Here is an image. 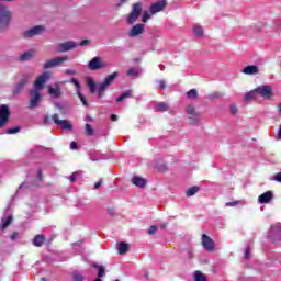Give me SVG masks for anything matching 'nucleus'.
<instances>
[{"label":"nucleus","mask_w":281,"mask_h":281,"mask_svg":"<svg viewBox=\"0 0 281 281\" xmlns=\"http://www.w3.org/2000/svg\"><path fill=\"white\" fill-rule=\"evenodd\" d=\"M50 78L52 74L49 71H45L36 78L34 82V89L30 91L31 99L29 109H36V106H38V103L41 102V100H43L41 91H43L45 83Z\"/></svg>","instance_id":"1"},{"label":"nucleus","mask_w":281,"mask_h":281,"mask_svg":"<svg viewBox=\"0 0 281 281\" xmlns=\"http://www.w3.org/2000/svg\"><path fill=\"white\" fill-rule=\"evenodd\" d=\"M119 74L117 72H112L111 75H108L103 82L97 85L93 78L87 77L86 78V83L87 87L90 91V93H98V98H104V91L111 87L112 82H115V78H117Z\"/></svg>","instance_id":"2"},{"label":"nucleus","mask_w":281,"mask_h":281,"mask_svg":"<svg viewBox=\"0 0 281 281\" xmlns=\"http://www.w3.org/2000/svg\"><path fill=\"white\" fill-rule=\"evenodd\" d=\"M12 21V11L8 7L0 4V27H8Z\"/></svg>","instance_id":"3"},{"label":"nucleus","mask_w":281,"mask_h":281,"mask_svg":"<svg viewBox=\"0 0 281 281\" xmlns=\"http://www.w3.org/2000/svg\"><path fill=\"white\" fill-rule=\"evenodd\" d=\"M257 95L263 100H271L273 98V88L269 85L259 86L256 88Z\"/></svg>","instance_id":"4"},{"label":"nucleus","mask_w":281,"mask_h":281,"mask_svg":"<svg viewBox=\"0 0 281 281\" xmlns=\"http://www.w3.org/2000/svg\"><path fill=\"white\" fill-rule=\"evenodd\" d=\"M139 14H142V4L137 2L133 4L132 11L127 15V23H130V25H133V23H135L137 19H139Z\"/></svg>","instance_id":"5"},{"label":"nucleus","mask_w":281,"mask_h":281,"mask_svg":"<svg viewBox=\"0 0 281 281\" xmlns=\"http://www.w3.org/2000/svg\"><path fill=\"white\" fill-rule=\"evenodd\" d=\"M186 113L189 117L190 124H198L201 120V114L196 111V108L192 104L187 105Z\"/></svg>","instance_id":"6"},{"label":"nucleus","mask_w":281,"mask_h":281,"mask_svg":"<svg viewBox=\"0 0 281 281\" xmlns=\"http://www.w3.org/2000/svg\"><path fill=\"white\" fill-rule=\"evenodd\" d=\"M268 238L272 240V243L281 241V224H273L269 231Z\"/></svg>","instance_id":"7"},{"label":"nucleus","mask_w":281,"mask_h":281,"mask_svg":"<svg viewBox=\"0 0 281 281\" xmlns=\"http://www.w3.org/2000/svg\"><path fill=\"white\" fill-rule=\"evenodd\" d=\"M104 68H106V64L102 61L101 57H94L88 63V69L90 71H98Z\"/></svg>","instance_id":"8"},{"label":"nucleus","mask_w":281,"mask_h":281,"mask_svg":"<svg viewBox=\"0 0 281 281\" xmlns=\"http://www.w3.org/2000/svg\"><path fill=\"white\" fill-rule=\"evenodd\" d=\"M67 60H69V57L67 56L55 57L50 60H47L44 64L43 69H52L53 67H58L59 65H63V63H67Z\"/></svg>","instance_id":"9"},{"label":"nucleus","mask_w":281,"mask_h":281,"mask_svg":"<svg viewBox=\"0 0 281 281\" xmlns=\"http://www.w3.org/2000/svg\"><path fill=\"white\" fill-rule=\"evenodd\" d=\"M45 32V26L43 25H36L29 30H26L23 33L24 38H32L33 36H38L40 34H43Z\"/></svg>","instance_id":"10"},{"label":"nucleus","mask_w":281,"mask_h":281,"mask_svg":"<svg viewBox=\"0 0 281 281\" xmlns=\"http://www.w3.org/2000/svg\"><path fill=\"white\" fill-rule=\"evenodd\" d=\"M10 120V108L5 104L0 105V128H3Z\"/></svg>","instance_id":"11"},{"label":"nucleus","mask_w":281,"mask_h":281,"mask_svg":"<svg viewBox=\"0 0 281 281\" xmlns=\"http://www.w3.org/2000/svg\"><path fill=\"white\" fill-rule=\"evenodd\" d=\"M52 120L57 126H60L63 131H72L74 128V125H71L69 121L58 119V114H53Z\"/></svg>","instance_id":"12"},{"label":"nucleus","mask_w":281,"mask_h":281,"mask_svg":"<svg viewBox=\"0 0 281 281\" xmlns=\"http://www.w3.org/2000/svg\"><path fill=\"white\" fill-rule=\"evenodd\" d=\"M30 82V77L27 75H22L21 79L18 81L15 89L13 90L14 95H19L21 91L25 88V85Z\"/></svg>","instance_id":"13"},{"label":"nucleus","mask_w":281,"mask_h":281,"mask_svg":"<svg viewBox=\"0 0 281 281\" xmlns=\"http://www.w3.org/2000/svg\"><path fill=\"white\" fill-rule=\"evenodd\" d=\"M75 47H78V43L65 42L57 45V52H60V53L71 52V49H75Z\"/></svg>","instance_id":"14"},{"label":"nucleus","mask_w":281,"mask_h":281,"mask_svg":"<svg viewBox=\"0 0 281 281\" xmlns=\"http://www.w3.org/2000/svg\"><path fill=\"white\" fill-rule=\"evenodd\" d=\"M202 247L205 251H214V240L206 234L202 235Z\"/></svg>","instance_id":"15"},{"label":"nucleus","mask_w":281,"mask_h":281,"mask_svg":"<svg viewBox=\"0 0 281 281\" xmlns=\"http://www.w3.org/2000/svg\"><path fill=\"white\" fill-rule=\"evenodd\" d=\"M273 201V192L267 191L258 196V203L261 205H267V203H271Z\"/></svg>","instance_id":"16"},{"label":"nucleus","mask_w":281,"mask_h":281,"mask_svg":"<svg viewBox=\"0 0 281 281\" xmlns=\"http://www.w3.org/2000/svg\"><path fill=\"white\" fill-rule=\"evenodd\" d=\"M166 9V0H160L150 5L149 10L151 14H157L158 12H162Z\"/></svg>","instance_id":"17"},{"label":"nucleus","mask_w":281,"mask_h":281,"mask_svg":"<svg viewBox=\"0 0 281 281\" xmlns=\"http://www.w3.org/2000/svg\"><path fill=\"white\" fill-rule=\"evenodd\" d=\"M139 34H144V24H136L128 32L130 38H135V36H139Z\"/></svg>","instance_id":"18"},{"label":"nucleus","mask_w":281,"mask_h":281,"mask_svg":"<svg viewBox=\"0 0 281 281\" xmlns=\"http://www.w3.org/2000/svg\"><path fill=\"white\" fill-rule=\"evenodd\" d=\"M243 74H245V76H256L258 74H260V68H258V66L256 65H249L246 66L243 70Z\"/></svg>","instance_id":"19"},{"label":"nucleus","mask_w":281,"mask_h":281,"mask_svg":"<svg viewBox=\"0 0 281 281\" xmlns=\"http://www.w3.org/2000/svg\"><path fill=\"white\" fill-rule=\"evenodd\" d=\"M48 93L53 98H60L63 92L60 91V86H58V83H56L54 87L48 86Z\"/></svg>","instance_id":"20"},{"label":"nucleus","mask_w":281,"mask_h":281,"mask_svg":"<svg viewBox=\"0 0 281 281\" xmlns=\"http://www.w3.org/2000/svg\"><path fill=\"white\" fill-rule=\"evenodd\" d=\"M132 183L133 186H136V188H146V179L139 177V176H134L132 178Z\"/></svg>","instance_id":"21"},{"label":"nucleus","mask_w":281,"mask_h":281,"mask_svg":"<svg viewBox=\"0 0 281 281\" xmlns=\"http://www.w3.org/2000/svg\"><path fill=\"white\" fill-rule=\"evenodd\" d=\"M256 98H258V92L255 88L245 94L244 100L245 102H251V100H256Z\"/></svg>","instance_id":"22"},{"label":"nucleus","mask_w":281,"mask_h":281,"mask_svg":"<svg viewBox=\"0 0 281 281\" xmlns=\"http://www.w3.org/2000/svg\"><path fill=\"white\" fill-rule=\"evenodd\" d=\"M204 31H203V26H201V24H194L193 25V35L196 36V38H201V36H203Z\"/></svg>","instance_id":"23"},{"label":"nucleus","mask_w":281,"mask_h":281,"mask_svg":"<svg viewBox=\"0 0 281 281\" xmlns=\"http://www.w3.org/2000/svg\"><path fill=\"white\" fill-rule=\"evenodd\" d=\"M169 109H170V105L166 102H158L156 104V111L160 113H166V111H168Z\"/></svg>","instance_id":"24"},{"label":"nucleus","mask_w":281,"mask_h":281,"mask_svg":"<svg viewBox=\"0 0 281 281\" xmlns=\"http://www.w3.org/2000/svg\"><path fill=\"white\" fill-rule=\"evenodd\" d=\"M12 221H13L12 215L2 217L1 224H0V229H5V227H9V225L12 223Z\"/></svg>","instance_id":"25"},{"label":"nucleus","mask_w":281,"mask_h":281,"mask_svg":"<svg viewBox=\"0 0 281 281\" xmlns=\"http://www.w3.org/2000/svg\"><path fill=\"white\" fill-rule=\"evenodd\" d=\"M44 243H45V236L43 235H37L33 239L34 247H42Z\"/></svg>","instance_id":"26"},{"label":"nucleus","mask_w":281,"mask_h":281,"mask_svg":"<svg viewBox=\"0 0 281 281\" xmlns=\"http://www.w3.org/2000/svg\"><path fill=\"white\" fill-rule=\"evenodd\" d=\"M34 57V50H27L20 56V60H31Z\"/></svg>","instance_id":"27"},{"label":"nucleus","mask_w":281,"mask_h":281,"mask_svg":"<svg viewBox=\"0 0 281 281\" xmlns=\"http://www.w3.org/2000/svg\"><path fill=\"white\" fill-rule=\"evenodd\" d=\"M188 100H196L199 98V91L196 89H191L187 92Z\"/></svg>","instance_id":"28"},{"label":"nucleus","mask_w":281,"mask_h":281,"mask_svg":"<svg viewBox=\"0 0 281 281\" xmlns=\"http://www.w3.org/2000/svg\"><path fill=\"white\" fill-rule=\"evenodd\" d=\"M126 251H128V244L121 241L119 244V254L124 255V254H126Z\"/></svg>","instance_id":"29"},{"label":"nucleus","mask_w":281,"mask_h":281,"mask_svg":"<svg viewBox=\"0 0 281 281\" xmlns=\"http://www.w3.org/2000/svg\"><path fill=\"white\" fill-rule=\"evenodd\" d=\"M131 93H133L132 90H126L119 98H116V102H123V100H126V98H131Z\"/></svg>","instance_id":"30"},{"label":"nucleus","mask_w":281,"mask_h":281,"mask_svg":"<svg viewBox=\"0 0 281 281\" xmlns=\"http://www.w3.org/2000/svg\"><path fill=\"white\" fill-rule=\"evenodd\" d=\"M199 190H201V188L194 186V187L189 188L186 191V194H187V196H194V194H196V192H199Z\"/></svg>","instance_id":"31"},{"label":"nucleus","mask_w":281,"mask_h":281,"mask_svg":"<svg viewBox=\"0 0 281 281\" xmlns=\"http://www.w3.org/2000/svg\"><path fill=\"white\" fill-rule=\"evenodd\" d=\"M155 13L150 12V9L148 11H145L143 14V23H148V20L150 19V16H153Z\"/></svg>","instance_id":"32"},{"label":"nucleus","mask_w":281,"mask_h":281,"mask_svg":"<svg viewBox=\"0 0 281 281\" xmlns=\"http://www.w3.org/2000/svg\"><path fill=\"white\" fill-rule=\"evenodd\" d=\"M236 205H245V201L237 200L226 203V207H236Z\"/></svg>","instance_id":"33"},{"label":"nucleus","mask_w":281,"mask_h":281,"mask_svg":"<svg viewBox=\"0 0 281 281\" xmlns=\"http://www.w3.org/2000/svg\"><path fill=\"white\" fill-rule=\"evenodd\" d=\"M85 131H86V135H88V137L93 136V127L91 126V124L87 123L85 125Z\"/></svg>","instance_id":"34"},{"label":"nucleus","mask_w":281,"mask_h":281,"mask_svg":"<svg viewBox=\"0 0 281 281\" xmlns=\"http://www.w3.org/2000/svg\"><path fill=\"white\" fill-rule=\"evenodd\" d=\"M77 95L79 100L82 102L83 106H89V102H87V99L82 94V91H77Z\"/></svg>","instance_id":"35"},{"label":"nucleus","mask_w":281,"mask_h":281,"mask_svg":"<svg viewBox=\"0 0 281 281\" xmlns=\"http://www.w3.org/2000/svg\"><path fill=\"white\" fill-rule=\"evenodd\" d=\"M194 280L195 281H205V276H203V273H201V271H195L194 272Z\"/></svg>","instance_id":"36"},{"label":"nucleus","mask_w":281,"mask_h":281,"mask_svg":"<svg viewBox=\"0 0 281 281\" xmlns=\"http://www.w3.org/2000/svg\"><path fill=\"white\" fill-rule=\"evenodd\" d=\"M70 82H71V85L76 86L77 91H82V87L80 86V81H78V79L72 78V79H70Z\"/></svg>","instance_id":"37"},{"label":"nucleus","mask_w":281,"mask_h":281,"mask_svg":"<svg viewBox=\"0 0 281 281\" xmlns=\"http://www.w3.org/2000/svg\"><path fill=\"white\" fill-rule=\"evenodd\" d=\"M20 131H21V127H11V128L7 130V134L14 135V134L19 133Z\"/></svg>","instance_id":"38"},{"label":"nucleus","mask_w":281,"mask_h":281,"mask_svg":"<svg viewBox=\"0 0 281 281\" xmlns=\"http://www.w3.org/2000/svg\"><path fill=\"white\" fill-rule=\"evenodd\" d=\"M127 76H128L130 78H135V76H137V69H135V68H130V69L127 70Z\"/></svg>","instance_id":"39"},{"label":"nucleus","mask_w":281,"mask_h":281,"mask_svg":"<svg viewBox=\"0 0 281 281\" xmlns=\"http://www.w3.org/2000/svg\"><path fill=\"white\" fill-rule=\"evenodd\" d=\"M156 85H158V89H161V90L166 89V81L162 79L157 80Z\"/></svg>","instance_id":"40"},{"label":"nucleus","mask_w":281,"mask_h":281,"mask_svg":"<svg viewBox=\"0 0 281 281\" xmlns=\"http://www.w3.org/2000/svg\"><path fill=\"white\" fill-rule=\"evenodd\" d=\"M74 281H85V276H82L81 273H75Z\"/></svg>","instance_id":"41"},{"label":"nucleus","mask_w":281,"mask_h":281,"mask_svg":"<svg viewBox=\"0 0 281 281\" xmlns=\"http://www.w3.org/2000/svg\"><path fill=\"white\" fill-rule=\"evenodd\" d=\"M65 74L67 76H76V74H78V71H76V69H66Z\"/></svg>","instance_id":"42"},{"label":"nucleus","mask_w":281,"mask_h":281,"mask_svg":"<svg viewBox=\"0 0 281 281\" xmlns=\"http://www.w3.org/2000/svg\"><path fill=\"white\" fill-rule=\"evenodd\" d=\"M231 113L232 115H236V113H238V108L236 106V104L231 105Z\"/></svg>","instance_id":"43"},{"label":"nucleus","mask_w":281,"mask_h":281,"mask_svg":"<svg viewBox=\"0 0 281 281\" xmlns=\"http://www.w3.org/2000/svg\"><path fill=\"white\" fill-rule=\"evenodd\" d=\"M156 232H157V226H155V225L150 226L149 229H148V234L150 236H153V234H155Z\"/></svg>","instance_id":"44"},{"label":"nucleus","mask_w":281,"mask_h":281,"mask_svg":"<svg viewBox=\"0 0 281 281\" xmlns=\"http://www.w3.org/2000/svg\"><path fill=\"white\" fill-rule=\"evenodd\" d=\"M245 258H246V260H249L251 258V252H250L249 248H246V250H245Z\"/></svg>","instance_id":"45"},{"label":"nucleus","mask_w":281,"mask_h":281,"mask_svg":"<svg viewBox=\"0 0 281 281\" xmlns=\"http://www.w3.org/2000/svg\"><path fill=\"white\" fill-rule=\"evenodd\" d=\"M76 177H78V172H74V173L69 177L70 183H74V181H76Z\"/></svg>","instance_id":"46"},{"label":"nucleus","mask_w":281,"mask_h":281,"mask_svg":"<svg viewBox=\"0 0 281 281\" xmlns=\"http://www.w3.org/2000/svg\"><path fill=\"white\" fill-rule=\"evenodd\" d=\"M273 181H277L278 183H281V172H279L274 176Z\"/></svg>","instance_id":"47"},{"label":"nucleus","mask_w":281,"mask_h":281,"mask_svg":"<svg viewBox=\"0 0 281 281\" xmlns=\"http://www.w3.org/2000/svg\"><path fill=\"white\" fill-rule=\"evenodd\" d=\"M80 47H85V45H89V40H83L79 44H77Z\"/></svg>","instance_id":"48"},{"label":"nucleus","mask_w":281,"mask_h":281,"mask_svg":"<svg viewBox=\"0 0 281 281\" xmlns=\"http://www.w3.org/2000/svg\"><path fill=\"white\" fill-rule=\"evenodd\" d=\"M76 148H78V143L71 142L70 143V150H76Z\"/></svg>","instance_id":"49"},{"label":"nucleus","mask_w":281,"mask_h":281,"mask_svg":"<svg viewBox=\"0 0 281 281\" xmlns=\"http://www.w3.org/2000/svg\"><path fill=\"white\" fill-rule=\"evenodd\" d=\"M55 106H56L58 110H60L61 112L65 111V106H64L63 104H60V103H56Z\"/></svg>","instance_id":"50"},{"label":"nucleus","mask_w":281,"mask_h":281,"mask_svg":"<svg viewBox=\"0 0 281 281\" xmlns=\"http://www.w3.org/2000/svg\"><path fill=\"white\" fill-rule=\"evenodd\" d=\"M10 238L11 240H16V238H19V233H13Z\"/></svg>","instance_id":"51"},{"label":"nucleus","mask_w":281,"mask_h":281,"mask_svg":"<svg viewBox=\"0 0 281 281\" xmlns=\"http://www.w3.org/2000/svg\"><path fill=\"white\" fill-rule=\"evenodd\" d=\"M111 121L112 122H117V115L116 114H112L111 115Z\"/></svg>","instance_id":"52"},{"label":"nucleus","mask_w":281,"mask_h":281,"mask_svg":"<svg viewBox=\"0 0 281 281\" xmlns=\"http://www.w3.org/2000/svg\"><path fill=\"white\" fill-rule=\"evenodd\" d=\"M23 188H25V183L20 184L16 194H19V192H21V190H23Z\"/></svg>","instance_id":"53"},{"label":"nucleus","mask_w":281,"mask_h":281,"mask_svg":"<svg viewBox=\"0 0 281 281\" xmlns=\"http://www.w3.org/2000/svg\"><path fill=\"white\" fill-rule=\"evenodd\" d=\"M44 124H49V115H45V117H44Z\"/></svg>","instance_id":"54"},{"label":"nucleus","mask_w":281,"mask_h":281,"mask_svg":"<svg viewBox=\"0 0 281 281\" xmlns=\"http://www.w3.org/2000/svg\"><path fill=\"white\" fill-rule=\"evenodd\" d=\"M102 186V182L101 181H98L94 183V188L95 190H98V188H100Z\"/></svg>","instance_id":"55"},{"label":"nucleus","mask_w":281,"mask_h":281,"mask_svg":"<svg viewBox=\"0 0 281 281\" xmlns=\"http://www.w3.org/2000/svg\"><path fill=\"white\" fill-rule=\"evenodd\" d=\"M86 122H93V117L87 115L86 119H85Z\"/></svg>","instance_id":"56"},{"label":"nucleus","mask_w":281,"mask_h":281,"mask_svg":"<svg viewBox=\"0 0 281 281\" xmlns=\"http://www.w3.org/2000/svg\"><path fill=\"white\" fill-rule=\"evenodd\" d=\"M38 180L43 181V171H41V170L38 171Z\"/></svg>","instance_id":"57"},{"label":"nucleus","mask_w":281,"mask_h":281,"mask_svg":"<svg viewBox=\"0 0 281 281\" xmlns=\"http://www.w3.org/2000/svg\"><path fill=\"white\" fill-rule=\"evenodd\" d=\"M215 98H218V94L214 93L210 95V100H215Z\"/></svg>","instance_id":"58"},{"label":"nucleus","mask_w":281,"mask_h":281,"mask_svg":"<svg viewBox=\"0 0 281 281\" xmlns=\"http://www.w3.org/2000/svg\"><path fill=\"white\" fill-rule=\"evenodd\" d=\"M80 245H82V241L75 243L74 247H80Z\"/></svg>","instance_id":"59"},{"label":"nucleus","mask_w":281,"mask_h":281,"mask_svg":"<svg viewBox=\"0 0 281 281\" xmlns=\"http://www.w3.org/2000/svg\"><path fill=\"white\" fill-rule=\"evenodd\" d=\"M189 258H194V255H192V251L188 252Z\"/></svg>","instance_id":"60"},{"label":"nucleus","mask_w":281,"mask_h":281,"mask_svg":"<svg viewBox=\"0 0 281 281\" xmlns=\"http://www.w3.org/2000/svg\"><path fill=\"white\" fill-rule=\"evenodd\" d=\"M0 1L12 2V1H16V0H0Z\"/></svg>","instance_id":"61"},{"label":"nucleus","mask_w":281,"mask_h":281,"mask_svg":"<svg viewBox=\"0 0 281 281\" xmlns=\"http://www.w3.org/2000/svg\"><path fill=\"white\" fill-rule=\"evenodd\" d=\"M159 67H160L161 70H164V65H160Z\"/></svg>","instance_id":"62"},{"label":"nucleus","mask_w":281,"mask_h":281,"mask_svg":"<svg viewBox=\"0 0 281 281\" xmlns=\"http://www.w3.org/2000/svg\"><path fill=\"white\" fill-rule=\"evenodd\" d=\"M42 281H47V279L43 278Z\"/></svg>","instance_id":"63"},{"label":"nucleus","mask_w":281,"mask_h":281,"mask_svg":"<svg viewBox=\"0 0 281 281\" xmlns=\"http://www.w3.org/2000/svg\"><path fill=\"white\" fill-rule=\"evenodd\" d=\"M114 281H120L119 279L114 280Z\"/></svg>","instance_id":"64"}]
</instances>
